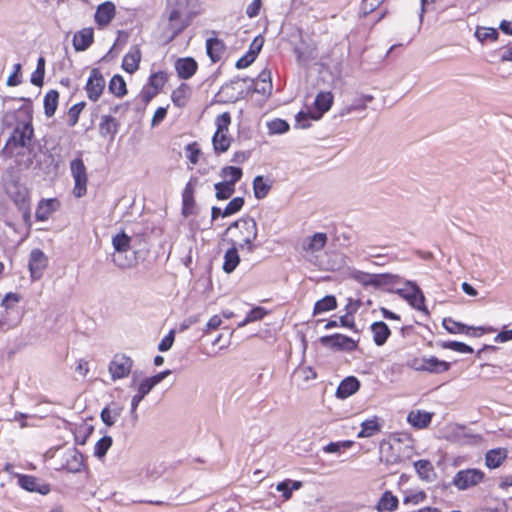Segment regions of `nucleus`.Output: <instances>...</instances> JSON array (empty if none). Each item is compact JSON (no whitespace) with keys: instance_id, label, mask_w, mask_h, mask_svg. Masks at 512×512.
<instances>
[{"instance_id":"6e6552de","label":"nucleus","mask_w":512,"mask_h":512,"mask_svg":"<svg viewBox=\"0 0 512 512\" xmlns=\"http://www.w3.org/2000/svg\"><path fill=\"white\" fill-rule=\"evenodd\" d=\"M484 477L485 474L480 469H464L456 473L453 479V484L459 490H466L481 483L484 480Z\"/></svg>"},{"instance_id":"f8f14e48","label":"nucleus","mask_w":512,"mask_h":512,"mask_svg":"<svg viewBox=\"0 0 512 512\" xmlns=\"http://www.w3.org/2000/svg\"><path fill=\"white\" fill-rule=\"evenodd\" d=\"M194 13L183 14L179 9L174 8L169 13V29L171 30L170 40L181 34L191 23Z\"/></svg>"},{"instance_id":"6e6d98bb","label":"nucleus","mask_w":512,"mask_h":512,"mask_svg":"<svg viewBox=\"0 0 512 512\" xmlns=\"http://www.w3.org/2000/svg\"><path fill=\"white\" fill-rule=\"evenodd\" d=\"M443 348L453 350L458 353H473V348L459 341H447L442 344Z\"/></svg>"},{"instance_id":"7ed1b4c3","label":"nucleus","mask_w":512,"mask_h":512,"mask_svg":"<svg viewBox=\"0 0 512 512\" xmlns=\"http://www.w3.org/2000/svg\"><path fill=\"white\" fill-rule=\"evenodd\" d=\"M231 124V114L223 112L215 119L216 131L212 137V145L215 153L222 154L229 150L232 138L228 135Z\"/></svg>"},{"instance_id":"f704fd0d","label":"nucleus","mask_w":512,"mask_h":512,"mask_svg":"<svg viewBox=\"0 0 512 512\" xmlns=\"http://www.w3.org/2000/svg\"><path fill=\"white\" fill-rule=\"evenodd\" d=\"M108 89L116 98H123L128 94L127 84L120 74H115L111 77L108 83Z\"/></svg>"},{"instance_id":"393cba45","label":"nucleus","mask_w":512,"mask_h":512,"mask_svg":"<svg viewBox=\"0 0 512 512\" xmlns=\"http://www.w3.org/2000/svg\"><path fill=\"white\" fill-rule=\"evenodd\" d=\"M206 52L213 63L221 61L226 53V44L220 38H208L206 40Z\"/></svg>"},{"instance_id":"20e7f679","label":"nucleus","mask_w":512,"mask_h":512,"mask_svg":"<svg viewBox=\"0 0 512 512\" xmlns=\"http://www.w3.org/2000/svg\"><path fill=\"white\" fill-rule=\"evenodd\" d=\"M70 172L74 180L73 195L81 198L87 194L88 172L84 161L79 155L70 162Z\"/></svg>"},{"instance_id":"4468645a","label":"nucleus","mask_w":512,"mask_h":512,"mask_svg":"<svg viewBox=\"0 0 512 512\" xmlns=\"http://www.w3.org/2000/svg\"><path fill=\"white\" fill-rule=\"evenodd\" d=\"M397 293L413 308L420 311L425 310V297L417 284L408 281L405 287L399 289Z\"/></svg>"},{"instance_id":"423d86ee","label":"nucleus","mask_w":512,"mask_h":512,"mask_svg":"<svg viewBox=\"0 0 512 512\" xmlns=\"http://www.w3.org/2000/svg\"><path fill=\"white\" fill-rule=\"evenodd\" d=\"M134 361L131 357L116 353L109 363L108 371L113 381L126 378L131 373Z\"/></svg>"},{"instance_id":"39448f33","label":"nucleus","mask_w":512,"mask_h":512,"mask_svg":"<svg viewBox=\"0 0 512 512\" xmlns=\"http://www.w3.org/2000/svg\"><path fill=\"white\" fill-rule=\"evenodd\" d=\"M34 135L32 117L28 114V120L18 124L6 141V149L26 147Z\"/></svg>"},{"instance_id":"5fc2aeb1","label":"nucleus","mask_w":512,"mask_h":512,"mask_svg":"<svg viewBox=\"0 0 512 512\" xmlns=\"http://www.w3.org/2000/svg\"><path fill=\"white\" fill-rule=\"evenodd\" d=\"M415 470L422 479H428L433 467L429 460L420 459L414 463Z\"/></svg>"},{"instance_id":"c03bdc74","label":"nucleus","mask_w":512,"mask_h":512,"mask_svg":"<svg viewBox=\"0 0 512 512\" xmlns=\"http://www.w3.org/2000/svg\"><path fill=\"white\" fill-rule=\"evenodd\" d=\"M302 483L300 481L284 480L279 482L276 486V490L282 493L284 500H289L292 497L294 490L300 489Z\"/></svg>"},{"instance_id":"e433bc0d","label":"nucleus","mask_w":512,"mask_h":512,"mask_svg":"<svg viewBox=\"0 0 512 512\" xmlns=\"http://www.w3.org/2000/svg\"><path fill=\"white\" fill-rule=\"evenodd\" d=\"M327 235L326 233L318 232L313 236L306 239L304 243V250L308 252H317L322 250L327 243Z\"/></svg>"},{"instance_id":"f3484780","label":"nucleus","mask_w":512,"mask_h":512,"mask_svg":"<svg viewBox=\"0 0 512 512\" xmlns=\"http://www.w3.org/2000/svg\"><path fill=\"white\" fill-rule=\"evenodd\" d=\"M116 16V6L111 1L99 4L94 14V21L99 29L107 27Z\"/></svg>"},{"instance_id":"c85d7f7f","label":"nucleus","mask_w":512,"mask_h":512,"mask_svg":"<svg viewBox=\"0 0 512 512\" xmlns=\"http://www.w3.org/2000/svg\"><path fill=\"white\" fill-rule=\"evenodd\" d=\"M94 41V31L91 27L77 31L73 37V47L76 51H84Z\"/></svg>"},{"instance_id":"09e8293b","label":"nucleus","mask_w":512,"mask_h":512,"mask_svg":"<svg viewBox=\"0 0 512 512\" xmlns=\"http://www.w3.org/2000/svg\"><path fill=\"white\" fill-rule=\"evenodd\" d=\"M222 177L225 181L235 185L242 177V169L235 166L224 167L221 171Z\"/></svg>"},{"instance_id":"13d9d810","label":"nucleus","mask_w":512,"mask_h":512,"mask_svg":"<svg viewBox=\"0 0 512 512\" xmlns=\"http://www.w3.org/2000/svg\"><path fill=\"white\" fill-rule=\"evenodd\" d=\"M363 278H367L368 281H364V285H373V286H381L386 284L387 279L390 277L387 274H367L362 273Z\"/></svg>"},{"instance_id":"473e14b6","label":"nucleus","mask_w":512,"mask_h":512,"mask_svg":"<svg viewBox=\"0 0 512 512\" xmlns=\"http://www.w3.org/2000/svg\"><path fill=\"white\" fill-rule=\"evenodd\" d=\"M382 425L378 416H373L361 423V430L358 432V438H370L381 431Z\"/></svg>"},{"instance_id":"69168bd1","label":"nucleus","mask_w":512,"mask_h":512,"mask_svg":"<svg viewBox=\"0 0 512 512\" xmlns=\"http://www.w3.org/2000/svg\"><path fill=\"white\" fill-rule=\"evenodd\" d=\"M174 340H175V331L170 330L169 333L160 341V343L158 345L159 351H161V352L168 351L172 347Z\"/></svg>"},{"instance_id":"9d476101","label":"nucleus","mask_w":512,"mask_h":512,"mask_svg":"<svg viewBox=\"0 0 512 512\" xmlns=\"http://www.w3.org/2000/svg\"><path fill=\"white\" fill-rule=\"evenodd\" d=\"M105 85L106 82L101 71L98 68H93L85 85L88 99L92 102H97L103 95Z\"/></svg>"},{"instance_id":"b1692460","label":"nucleus","mask_w":512,"mask_h":512,"mask_svg":"<svg viewBox=\"0 0 512 512\" xmlns=\"http://www.w3.org/2000/svg\"><path fill=\"white\" fill-rule=\"evenodd\" d=\"M192 88L189 84L182 82L171 92V101L177 108H185L191 99Z\"/></svg>"},{"instance_id":"4be33fe9","label":"nucleus","mask_w":512,"mask_h":512,"mask_svg":"<svg viewBox=\"0 0 512 512\" xmlns=\"http://www.w3.org/2000/svg\"><path fill=\"white\" fill-rule=\"evenodd\" d=\"M60 206V201L57 198L41 199L35 211L36 220L47 221Z\"/></svg>"},{"instance_id":"bf43d9fd","label":"nucleus","mask_w":512,"mask_h":512,"mask_svg":"<svg viewBox=\"0 0 512 512\" xmlns=\"http://www.w3.org/2000/svg\"><path fill=\"white\" fill-rule=\"evenodd\" d=\"M269 130L274 134H283L286 133L290 126L283 119H274L268 124Z\"/></svg>"},{"instance_id":"a19ab883","label":"nucleus","mask_w":512,"mask_h":512,"mask_svg":"<svg viewBox=\"0 0 512 512\" xmlns=\"http://www.w3.org/2000/svg\"><path fill=\"white\" fill-rule=\"evenodd\" d=\"M337 308V300L333 295H327L318 300L313 307V315H318L324 312L332 311Z\"/></svg>"},{"instance_id":"1a4fd4ad","label":"nucleus","mask_w":512,"mask_h":512,"mask_svg":"<svg viewBox=\"0 0 512 512\" xmlns=\"http://www.w3.org/2000/svg\"><path fill=\"white\" fill-rule=\"evenodd\" d=\"M443 327L451 334H465L472 337H479L494 332V329L491 327H469L452 318H445L443 320Z\"/></svg>"},{"instance_id":"5701e85b","label":"nucleus","mask_w":512,"mask_h":512,"mask_svg":"<svg viewBox=\"0 0 512 512\" xmlns=\"http://www.w3.org/2000/svg\"><path fill=\"white\" fill-rule=\"evenodd\" d=\"M174 67L178 77L182 80L192 78L198 70V64L192 57L178 58Z\"/></svg>"},{"instance_id":"2eb2a0df","label":"nucleus","mask_w":512,"mask_h":512,"mask_svg":"<svg viewBox=\"0 0 512 512\" xmlns=\"http://www.w3.org/2000/svg\"><path fill=\"white\" fill-rule=\"evenodd\" d=\"M48 266V257L45 253L36 248L30 252L28 268L33 281L40 280Z\"/></svg>"},{"instance_id":"052dcab7","label":"nucleus","mask_w":512,"mask_h":512,"mask_svg":"<svg viewBox=\"0 0 512 512\" xmlns=\"http://www.w3.org/2000/svg\"><path fill=\"white\" fill-rule=\"evenodd\" d=\"M159 93L145 84L139 93V98L144 106H147Z\"/></svg>"},{"instance_id":"9b49d317","label":"nucleus","mask_w":512,"mask_h":512,"mask_svg":"<svg viewBox=\"0 0 512 512\" xmlns=\"http://www.w3.org/2000/svg\"><path fill=\"white\" fill-rule=\"evenodd\" d=\"M411 367L417 371L440 374L447 372L451 368V363L440 360L436 356H430L427 358L423 357L421 359H414L411 363Z\"/></svg>"},{"instance_id":"3c124183","label":"nucleus","mask_w":512,"mask_h":512,"mask_svg":"<svg viewBox=\"0 0 512 512\" xmlns=\"http://www.w3.org/2000/svg\"><path fill=\"white\" fill-rule=\"evenodd\" d=\"M85 107H86V103L84 101H81V102L76 103L75 105H73L68 110V113H67L68 125L70 127H74L78 123L79 116H80L81 112L84 110Z\"/></svg>"},{"instance_id":"c9c22d12","label":"nucleus","mask_w":512,"mask_h":512,"mask_svg":"<svg viewBox=\"0 0 512 512\" xmlns=\"http://www.w3.org/2000/svg\"><path fill=\"white\" fill-rule=\"evenodd\" d=\"M168 81L169 74L164 70H160L149 75L146 85L161 93Z\"/></svg>"},{"instance_id":"2f4dec72","label":"nucleus","mask_w":512,"mask_h":512,"mask_svg":"<svg viewBox=\"0 0 512 512\" xmlns=\"http://www.w3.org/2000/svg\"><path fill=\"white\" fill-rule=\"evenodd\" d=\"M373 341L377 346H383L391 335L388 325L383 321H377L371 324Z\"/></svg>"},{"instance_id":"bb28decb","label":"nucleus","mask_w":512,"mask_h":512,"mask_svg":"<svg viewBox=\"0 0 512 512\" xmlns=\"http://www.w3.org/2000/svg\"><path fill=\"white\" fill-rule=\"evenodd\" d=\"M360 388V381L355 376L344 378L337 387L336 397L346 399L356 393Z\"/></svg>"},{"instance_id":"cd10ccee","label":"nucleus","mask_w":512,"mask_h":512,"mask_svg":"<svg viewBox=\"0 0 512 512\" xmlns=\"http://www.w3.org/2000/svg\"><path fill=\"white\" fill-rule=\"evenodd\" d=\"M433 413L423 410H412L407 416V422L416 429L427 428L432 421Z\"/></svg>"},{"instance_id":"8fccbe9b","label":"nucleus","mask_w":512,"mask_h":512,"mask_svg":"<svg viewBox=\"0 0 512 512\" xmlns=\"http://www.w3.org/2000/svg\"><path fill=\"white\" fill-rule=\"evenodd\" d=\"M186 158L192 165H196L202 156V151L198 142L194 141L185 146Z\"/></svg>"},{"instance_id":"774afa93","label":"nucleus","mask_w":512,"mask_h":512,"mask_svg":"<svg viewBox=\"0 0 512 512\" xmlns=\"http://www.w3.org/2000/svg\"><path fill=\"white\" fill-rule=\"evenodd\" d=\"M167 111H168L167 107H158L152 116L151 126L156 127V126L160 125V123L166 118Z\"/></svg>"},{"instance_id":"49530a36","label":"nucleus","mask_w":512,"mask_h":512,"mask_svg":"<svg viewBox=\"0 0 512 512\" xmlns=\"http://www.w3.org/2000/svg\"><path fill=\"white\" fill-rule=\"evenodd\" d=\"M271 189V185L268 184L262 176H256L253 180V191L254 196L257 199L265 198Z\"/></svg>"},{"instance_id":"338daca9","label":"nucleus","mask_w":512,"mask_h":512,"mask_svg":"<svg viewBox=\"0 0 512 512\" xmlns=\"http://www.w3.org/2000/svg\"><path fill=\"white\" fill-rule=\"evenodd\" d=\"M263 44H264V39L262 36L255 37L253 39V41L251 42L247 53L252 55L254 58H257L259 52L261 51V49L263 47Z\"/></svg>"},{"instance_id":"412c9836","label":"nucleus","mask_w":512,"mask_h":512,"mask_svg":"<svg viewBox=\"0 0 512 512\" xmlns=\"http://www.w3.org/2000/svg\"><path fill=\"white\" fill-rule=\"evenodd\" d=\"M9 196L14 204L23 211H28L30 207V193L29 190L19 183H14Z\"/></svg>"},{"instance_id":"72a5a7b5","label":"nucleus","mask_w":512,"mask_h":512,"mask_svg":"<svg viewBox=\"0 0 512 512\" xmlns=\"http://www.w3.org/2000/svg\"><path fill=\"white\" fill-rule=\"evenodd\" d=\"M170 374L169 370L160 372L152 377L145 378L138 386L137 393L145 397L158 383Z\"/></svg>"},{"instance_id":"f03ea898","label":"nucleus","mask_w":512,"mask_h":512,"mask_svg":"<svg viewBox=\"0 0 512 512\" xmlns=\"http://www.w3.org/2000/svg\"><path fill=\"white\" fill-rule=\"evenodd\" d=\"M22 296L19 293L8 292L0 303V307L3 309L0 316V331H6L14 328L20 322V312L18 310V304L21 301Z\"/></svg>"},{"instance_id":"f257e3e1","label":"nucleus","mask_w":512,"mask_h":512,"mask_svg":"<svg viewBox=\"0 0 512 512\" xmlns=\"http://www.w3.org/2000/svg\"><path fill=\"white\" fill-rule=\"evenodd\" d=\"M227 232L231 236L233 245L247 252L254 251L256 247L254 241L258 235V227L255 219L252 217L240 218L229 226Z\"/></svg>"},{"instance_id":"c756f323","label":"nucleus","mask_w":512,"mask_h":512,"mask_svg":"<svg viewBox=\"0 0 512 512\" xmlns=\"http://www.w3.org/2000/svg\"><path fill=\"white\" fill-rule=\"evenodd\" d=\"M118 128L119 122L113 116L104 115L101 117L99 133L102 137H109L110 140H113L118 132Z\"/></svg>"},{"instance_id":"dca6fc26","label":"nucleus","mask_w":512,"mask_h":512,"mask_svg":"<svg viewBox=\"0 0 512 512\" xmlns=\"http://www.w3.org/2000/svg\"><path fill=\"white\" fill-rule=\"evenodd\" d=\"M197 179H190L182 191V208L181 212L184 217L191 216L196 213L195 186Z\"/></svg>"},{"instance_id":"a211bd4d","label":"nucleus","mask_w":512,"mask_h":512,"mask_svg":"<svg viewBox=\"0 0 512 512\" xmlns=\"http://www.w3.org/2000/svg\"><path fill=\"white\" fill-rule=\"evenodd\" d=\"M320 343L332 349H346L351 351L356 348V343L351 337L339 333L322 336Z\"/></svg>"},{"instance_id":"4d7b16f0","label":"nucleus","mask_w":512,"mask_h":512,"mask_svg":"<svg viewBox=\"0 0 512 512\" xmlns=\"http://www.w3.org/2000/svg\"><path fill=\"white\" fill-rule=\"evenodd\" d=\"M111 445H112L111 437L104 436L101 439H99L95 444V450H94L95 456L103 457L107 453V451L111 447Z\"/></svg>"},{"instance_id":"e2e57ef3","label":"nucleus","mask_w":512,"mask_h":512,"mask_svg":"<svg viewBox=\"0 0 512 512\" xmlns=\"http://www.w3.org/2000/svg\"><path fill=\"white\" fill-rule=\"evenodd\" d=\"M13 68L14 71L9 75L6 81L7 86L10 87L18 86L22 83L21 64L16 63Z\"/></svg>"},{"instance_id":"58836bf2","label":"nucleus","mask_w":512,"mask_h":512,"mask_svg":"<svg viewBox=\"0 0 512 512\" xmlns=\"http://www.w3.org/2000/svg\"><path fill=\"white\" fill-rule=\"evenodd\" d=\"M334 96L332 92L326 91V92H319L314 101V105L316 109L320 112L319 117L330 110V108L333 105Z\"/></svg>"},{"instance_id":"0eeeda50","label":"nucleus","mask_w":512,"mask_h":512,"mask_svg":"<svg viewBox=\"0 0 512 512\" xmlns=\"http://www.w3.org/2000/svg\"><path fill=\"white\" fill-rule=\"evenodd\" d=\"M112 245L118 255H114L113 261L121 268H128L133 265V261L122 259L121 255L131 248V237L124 231H121L112 237Z\"/></svg>"},{"instance_id":"6ab92c4d","label":"nucleus","mask_w":512,"mask_h":512,"mask_svg":"<svg viewBox=\"0 0 512 512\" xmlns=\"http://www.w3.org/2000/svg\"><path fill=\"white\" fill-rule=\"evenodd\" d=\"M84 467V456L77 449H70L63 454L61 469L71 473H79Z\"/></svg>"},{"instance_id":"ea45409f","label":"nucleus","mask_w":512,"mask_h":512,"mask_svg":"<svg viewBox=\"0 0 512 512\" xmlns=\"http://www.w3.org/2000/svg\"><path fill=\"white\" fill-rule=\"evenodd\" d=\"M240 262L237 246L233 245L224 255L223 270L226 273L233 272Z\"/></svg>"},{"instance_id":"603ef678","label":"nucleus","mask_w":512,"mask_h":512,"mask_svg":"<svg viewBox=\"0 0 512 512\" xmlns=\"http://www.w3.org/2000/svg\"><path fill=\"white\" fill-rule=\"evenodd\" d=\"M266 314H267V311L263 307H260V306L254 307L247 313L245 319L243 320V322L241 324H239V326H244L247 323L259 321V320L263 319Z\"/></svg>"},{"instance_id":"4c0bfd02","label":"nucleus","mask_w":512,"mask_h":512,"mask_svg":"<svg viewBox=\"0 0 512 512\" xmlns=\"http://www.w3.org/2000/svg\"><path fill=\"white\" fill-rule=\"evenodd\" d=\"M44 113L47 117H52L58 107L59 92L55 89L47 91L44 96Z\"/></svg>"},{"instance_id":"864d4df0","label":"nucleus","mask_w":512,"mask_h":512,"mask_svg":"<svg viewBox=\"0 0 512 512\" xmlns=\"http://www.w3.org/2000/svg\"><path fill=\"white\" fill-rule=\"evenodd\" d=\"M244 205V199L242 197L233 198L224 208L222 217H227L237 213L242 209Z\"/></svg>"},{"instance_id":"79ce46f5","label":"nucleus","mask_w":512,"mask_h":512,"mask_svg":"<svg viewBox=\"0 0 512 512\" xmlns=\"http://www.w3.org/2000/svg\"><path fill=\"white\" fill-rule=\"evenodd\" d=\"M255 86L258 92H270L272 89L271 71L268 69L262 70L256 78Z\"/></svg>"},{"instance_id":"680f3d73","label":"nucleus","mask_w":512,"mask_h":512,"mask_svg":"<svg viewBox=\"0 0 512 512\" xmlns=\"http://www.w3.org/2000/svg\"><path fill=\"white\" fill-rule=\"evenodd\" d=\"M353 445V441L346 440L340 442H330L324 447V451L327 453H339L342 449H349Z\"/></svg>"},{"instance_id":"ddd939ff","label":"nucleus","mask_w":512,"mask_h":512,"mask_svg":"<svg viewBox=\"0 0 512 512\" xmlns=\"http://www.w3.org/2000/svg\"><path fill=\"white\" fill-rule=\"evenodd\" d=\"M14 477L17 478L18 485L28 492L47 495L51 491V485L49 483L43 482L33 475L15 473Z\"/></svg>"},{"instance_id":"a18cd8bd","label":"nucleus","mask_w":512,"mask_h":512,"mask_svg":"<svg viewBox=\"0 0 512 512\" xmlns=\"http://www.w3.org/2000/svg\"><path fill=\"white\" fill-rule=\"evenodd\" d=\"M426 499L427 494L424 490H409L405 491L403 504L416 506L423 503Z\"/></svg>"},{"instance_id":"0e129e2a","label":"nucleus","mask_w":512,"mask_h":512,"mask_svg":"<svg viewBox=\"0 0 512 512\" xmlns=\"http://www.w3.org/2000/svg\"><path fill=\"white\" fill-rule=\"evenodd\" d=\"M383 2L384 0H362L361 10L364 15H368L379 8Z\"/></svg>"},{"instance_id":"a878e982","label":"nucleus","mask_w":512,"mask_h":512,"mask_svg":"<svg viewBox=\"0 0 512 512\" xmlns=\"http://www.w3.org/2000/svg\"><path fill=\"white\" fill-rule=\"evenodd\" d=\"M399 507V499L391 490L384 491L378 499L375 510L377 512H395Z\"/></svg>"},{"instance_id":"de8ad7c7","label":"nucleus","mask_w":512,"mask_h":512,"mask_svg":"<svg viewBox=\"0 0 512 512\" xmlns=\"http://www.w3.org/2000/svg\"><path fill=\"white\" fill-rule=\"evenodd\" d=\"M216 190V198L218 200H226L229 199L235 192V185L227 182L222 181L218 182L214 185Z\"/></svg>"},{"instance_id":"37998d69","label":"nucleus","mask_w":512,"mask_h":512,"mask_svg":"<svg viewBox=\"0 0 512 512\" xmlns=\"http://www.w3.org/2000/svg\"><path fill=\"white\" fill-rule=\"evenodd\" d=\"M475 37L482 44L486 42H495L499 38V33L495 28L492 27H481L478 26L475 31Z\"/></svg>"},{"instance_id":"aec40b11","label":"nucleus","mask_w":512,"mask_h":512,"mask_svg":"<svg viewBox=\"0 0 512 512\" xmlns=\"http://www.w3.org/2000/svg\"><path fill=\"white\" fill-rule=\"evenodd\" d=\"M141 59V49L138 45H134L123 56L121 68L128 74H134L140 67Z\"/></svg>"},{"instance_id":"7c9ffc66","label":"nucleus","mask_w":512,"mask_h":512,"mask_svg":"<svg viewBox=\"0 0 512 512\" xmlns=\"http://www.w3.org/2000/svg\"><path fill=\"white\" fill-rule=\"evenodd\" d=\"M508 451L505 448H495L486 452L485 465L489 469L500 467L507 459Z\"/></svg>"}]
</instances>
